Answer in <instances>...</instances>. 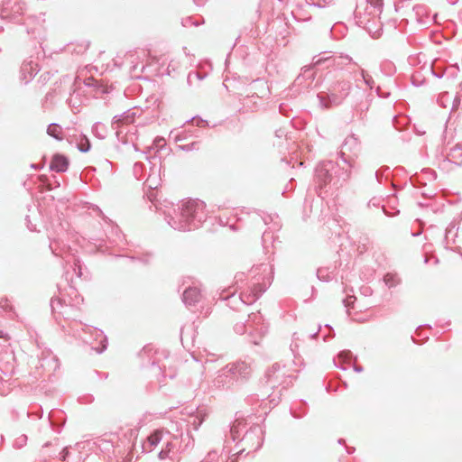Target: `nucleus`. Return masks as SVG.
Returning <instances> with one entry per match:
<instances>
[{"instance_id": "dca6fc26", "label": "nucleus", "mask_w": 462, "mask_h": 462, "mask_svg": "<svg viewBox=\"0 0 462 462\" xmlns=\"http://www.w3.org/2000/svg\"><path fill=\"white\" fill-rule=\"evenodd\" d=\"M201 299V292L197 287L189 286L182 293V301L187 307L195 306Z\"/></svg>"}, {"instance_id": "6ab92c4d", "label": "nucleus", "mask_w": 462, "mask_h": 462, "mask_svg": "<svg viewBox=\"0 0 462 462\" xmlns=\"http://www.w3.org/2000/svg\"><path fill=\"white\" fill-rule=\"evenodd\" d=\"M177 439V436L173 435V438H167L166 440L163 442V448L162 450L158 453V457L161 460H165L167 458L173 459V449L175 448V444L173 441Z\"/></svg>"}, {"instance_id": "412c9836", "label": "nucleus", "mask_w": 462, "mask_h": 462, "mask_svg": "<svg viewBox=\"0 0 462 462\" xmlns=\"http://www.w3.org/2000/svg\"><path fill=\"white\" fill-rule=\"evenodd\" d=\"M458 226L455 222L449 223L448 227L446 228L443 243L445 244V247L448 248L450 244L455 243V239L457 236Z\"/></svg>"}, {"instance_id": "6e6552de", "label": "nucleus", "mask_w": 462, "mask_h": 462, "mask_svg": "<svg viewBox=\"0 0 462 462\" xmlns=\"http://www.w3.org/2000/svg\"><path fill=\"white\" fill-rule=\"evenodd\" d=\"M265 384L270 389L280 388L279 394L282 390L287 389L292 382V376L286 374L285 366L275 363L269 368L264 374Z\"/></svg>"}, {"instance_id": "473e14b6", "label": "nucleus", "mask_w": 462, "mask_h": 462, "mask_svg": "<svg viewBox=\"0 0 462 462\" xmlns=\"http://www.w3.org/2000/svg\"><path fill=\"white\" fill-rule=\"evenodd\" d=\"M27 436L22 434L14 440L13 447L16 449H21L27 444Z\"/></svg>"}, {"instance_id": "e2e57ef3", "label": "nucleus", "mask_w": 462, "mask_h": 462, "mask_svg": "<svg viewBox=\"0 0 462 462\" xmlns=\"http://www.w3.org/2000/svg\"><path fill=\"white\" fill-rule=\"evenodd\" d=\"M346 453L351 455L355 452L356 448L354 447H346Z\"/></svg>"}, {"instance_id": "423d86ee", "label": "nucleus", "mask_w": 462, "mask_h": 462, "mask_svg": "<svg viewBox=\"0 0 462 462\" xmlns=\"http://www.w3.org/2000/svg\"><path fill=\"white\" fill-rule=\"evenodd\" d=\"M352 89V84L346 79H338L331 85L327 92H320L317 95L319 106L322 108L337 106L348 97Z\"/></svg>"}, {"instance_id": "0eeeda50", "label": "nucleus", "mask_w": 462, "mask_h": 462, "mask_svg": "<svg viewBox=\"0 0 462 462\" xmlns=\"http://www.w3.org/2000/svg\"><path fill=\"white\" fill-rule=\"evenodd\" d=\"M323 63H326L328 68L335 67L339 69L346 64L357 65L348 55L330 56L327 55V52H324L323 56H316L312 60L313 67H304L300 73L302 77L308 81L307 88H313L317 86V84H314L316 74L313 70V68L320 66Z\"/></svg>"}, {"instance_id": "338daca9", "label": "nucleus", "mask_w": 462, "mask_h": 462, "mask_svg": "<svg viewBox=\"0 0 462 462\" xmlns=\"http://www.w3.org/2000/svg\"><path fill=\"white\" fill-rule=\"evenodd\" d=\"M354 371L356 373H361L363 371V367L360 365H354Z\"/></svg>"}, {"instance_id": "7ed1b4c3", "label": "nucleus", "mask_w": 462, "mask_h": 462, "mask_svg": "<svg viewBox=\"0 0 462 462\" xmlns=\"http://www.w3.org/2000/svg\"><path fill=\"white\" fill-rule=\"evenodd\" d=\"M350 177V171L340 168L339 165L333 161H327L319 163L315 169L316 189L319 191V196L322 192L337 190Z\"/></svg>"}, {"instance_id": "1a4fd4ad", "label": "nucleus", "mask_w": 462, "mask_h": 462, "mask_svg": "<svg viewBox=\"0 0 462 462\" xmlns=\"http://www.w3.org/2000/svg\"><path fill=\"white\" fill-rule=\"evenodd\" d=\"M277 215H269L264 212L256 211L253 215V221L259 225L262 223L264 226H268V228L264 230L262 236V243L264 248H267V244L273 241V232L280 230L282 225L278 220Z\"/></svg>"}, {"instance_id": "f03ea898", "label": "nucleus", "mask_w": 462, "mask_h": 462, "mask_svg": "<svg viewBox=\"0 0 462 462\" xmlns=\"http://www.w3.org/2000/svg\"><path fill=\"white\" fill-rule=\"evenodd\" d=\"M246 423L243 419H236L229 426V431L226 434L225 452L226 462H236L237 457L245 452V456L257 451L263 442V430L262 426L255 424L245 430Z\"/></svg>"}, {"instance_id": "4be33fe9", "label": "nucleus", "mask_w": 462, "mask_h": 462, "mask_svg": "<svg viewBox=\"0 0 462 462\" xmlns=\"http://www.w3.org/2000/svg\"><path fill=\"white\" fill-rule=\"evenodd\" d=\"M92 134L98 139H105L107 135V127L101 122H96L92 126Z\"/></svg>"}, {"instance_id": "a878e982", "label": "nucleus", "mask_w": 462, "mask_h": 462, "mask_svg": "<svg viewBox=\"0 0 462 462\" xmlns=\"http://www.w3.org/2000/svg\"><path fill=\"white\" fill-rule=\"evenodd\" d=\"M50 249L52 254L56 256L63 257V251L65 250V245L60 246V243L58 239H52L50 242Z\"/></svg>"}, {"instance_id": "f3484780", "label": "nucleus", "mask_w": 462, "mask_h": 462, "mask_svg": "<svg viewBox=\"0 0 462 462\" xmlns=\"http://www.w3.org/2000/svg\"><path fill=\"white\" fill-rule=\"evenodd\" d=\"M88 332L94 337L95 340H99L98 346H93L92 348L97 353L102 354L107 348V337L101 329L97 328L88 327Z\"/></svg>"}, {"instance_id": "b1692460", "label": "nucleus", "mask_w": 462, "mask_h": 462, "mask_svg": "<svg viewBox=\"0 0 462 462\" xmlns=\"http://www.w3.org/2000/svg\"><path fill=\"white\" fill-rule=\"evenodd\" d=\"M61 132V127L58 124H51L47 129V134L58 141L63 139Z\"/></svg>"}, {"instance_id": "bb28decb", "label": "nucleus", "mask_w": 462, "mask_h": 462, "mask_svg": "<svg viewBox=\"0 0 462 462\" xmlns=\"http://www.w3.org/2000/svg\"><path fill=\"white\" fill-rule=\"evenodd\" d=\"M389 171L390 167L389 166H382L380 169H378L375 171V179L378 183H382L383 179L386 180L389 178Z\"/></svg>"}, {"instance_id": "39448f33", "label": "nucleus", "mask_w": 462, "mask_h": 462, "mask_svg": "<svg viewBox=\"0 0 462 462\" xmlns=\"http://www.w3.org/2000/svg\"><path fill=\"white\" fill-rule=\"evenodd\" d=\"M251 373L250 365L244 361L228 364L217 372L212 381L211 387L217 390L229 389L235 383L246 381Z\"/></svg>"}, {"instance_id": "ea45409f", "label": "nucleus", "mask_w": 462, "mask_h": 462, "mask_svg": "<svg viewBox=\"0 0 462 462\" xmlns=\"http://www.w3.org/2000/svg\"><path fill=\"white\" fill-rule=\"evenodd\" d=\"M144 165L142 162H135L133 167L134 175L137 180H141Z\"/></svg>"}, {"instance_id": "4468645a", "label": "nucleus", "mask_w": 462, "mask_h": 462, "mask_svg": "<svg viewBox=\"0 0 462 462\" xmlns=\"http://www.w3.org/2000/svg\"><path fill=\"white\" fill-rule=\"evenodd\" d=\"M135 118V112L132 109H128L120 115H116L113 117L112 127L116 131L117 137L119 136V128L123 125H128L134 123Z\"/></svg>"}, {"instance_id": "c756f323", "label": "nucleus", "mask_w": 462, "mask_h": 462, "mask_svg": "<svg viewBox=\"0 0 462 462\" xmlns=\"http://www.w3.org/2000/svg\"><path fill=\"white\" fill-rule=\"evenodd\" d=\"M95 445L102 451L109 452L113 448V444L110 440H106L105 439H98L95 441Z\"/></svg>"}, {"instance_id": "8fccbe9b", "label": "nucleus", "mask_w": 462, "mask_h": 462, "mask_svg": "<svg viewBox=\"0 0 462 462\" xmlns=\"http://www.w3.org/2000/svg\"><path fill=\"white\" fill-rule=\"evenodd\" d=\"M25 221H26V225H27L28 229H30L31 231H36V226H35V225L32 224L29 216H26Z\"/></svg>"}, {"instance_id": "680f3d73", "label": "nucleus", "mask_w": 462, "mask_h": 462, "mask_svg": "<svg viewBox=\"0 0 462 462\" xmlns=\"http://www.w3.org/2000/svg\"><path fill=\"white\" fill-rule=\"evenodd\" d=\"M95 241H96V242H94L93 244H94L97 247L101 248V247L103 246V244H102V243L104 242V240L97 239V240H95Z\"/></svg>"}, {"instance_id": "052dcab7", "label": "nucleus", "mask_w": 462, "mask_h": 462, "mask_svg": "<svg viewBox=\"0 0 462 462\" xmlns=\"http://www.w3.org/2000/svg\"><path fill=\"white\" fill-rule=\"evenodd\" d=\"M320 328H321V326H320V325H319L317 331H315V332H313V333H310V334L309 335V337H310V338H314V337H316L318 336L319 332L320 331Z\"/></svg>"}, {"instance_id": "13d9d810", "label": "nucleus", "mask_w": 462, "mask_h": 462, "mask_svg": "<svg viewBox=\"0 0 462 462\" xmlns=\"http://www.w3.org/2000/svg\"><path fill=\"white\" fill-rule=\"evenodd\" d=\"M326 328H328L330 331H331V334L330 335H325L324 336V340L326 341L328 337H334V330H333V328L330 326V325H326Z\"/></svg>"}, {"instance_id": "2eb2a0df", "label": "nucleus", "mask_w": 462, "mask_h": 462, "mask_svg": "<svg viewBox=\"0 0 462 462\" xmlns=\"http://www.w3.org/2000/svg\"><path fill=\"white\" fill-rule=\"evenodd\" d=\"M39 71L38 64L32 60L24 61L20 69V79L24 83H29Z\"/></svg>"}, {"instance_id": "9b49d317", "label": "nucleus", "mask_w": 462, "mask_h": 462, "mask_svg": "<svg viewBox=\"0 0 462 462\" xmlns=\"http://www.w3.org/2000/svg\"><path fill=\"white\" fill-rule=\"evenodd\" d=\"M246 322L250 328V341L254 345H258L259 339L267 333L268 325L264 322L263 318L259 311L248 314Z\"/></svg>"}, {"instance_id": "de8ad7c7", "label": "nucleus", "mask_w": 462, "mask_h": 462, "mask_svg": "<svg viewBox=\"0 0 462 462\" xmlns=\"http://www.w3.org/2000/svg\"><path fill=\"white\" fill-rule=\"evenodd\" d=\"M192 77H195L199 80H202V79H205L206 74H203V73H200V72H198V71H191V72H189V75H188V82L189 83L191 82Z\"/></svg>"}, {"instance_id": "6e6d98bb", "label": "nucleus", "mask_w": 462, "mask_h": 462, "mask_svg": "<svg viewBox=\"0 0 462 462\" xmlns=\"http://www.w3.org/2000/svg\"><path fill=\"white\" fill-rule=\"evenodd\" d=\"M380 205V200L376 198H374L372 199L369 202H368V206L371 207H378Z\"/></svg>"}, {"instance_id": "69168bd1", "label": "nucleus", "mask_w": 462, "mask_h": 462, "mask_svg": "<svg viewBox=\"0 0 462 462\" xmlns=\"http://www.w3.org/2000/svg\"><path fill=\"white\" fill-rule=\"evenodd\" d=\"M459 103H460L459 98H457H457H455V99H454V101H453L452 110H454V109H455V107H457V106L459 105Z\"/></svg>"}, {"instance_id": "f257e3e1", "label": "nucleus", "mask_w": 462, "mask_h": 462, "mask_svg": "<svg viewBox=\"0 0 462 462\" xmlns=\"http://www.w3.org/2000/svg\"><path fill=\"white\" fill-rule=\"evenodd\" d=\"M156 211L163 215L168 225L179 231L198 228L207 218L206 205L199 199H186L178 204L163 201L153 203Z\"/></svg>"}, {"instance_id": "72a5a7b5", "label": "nucleus", "mask_w": 462, "mask_h": 462, "mask_svg": "<svg viewBox=\"0 0 462 462\" xmlns=\"http://www.w3.org/2000/svg\"><path fill=\"white\" fill-rule=\"evenodd\" d=\"M91 148L89 140L84 135L81 137L80 143H78V149L81 152H88Z\"/></svg>"}, {"instance_id": "5701e85b", "label": "nucleus", "mask_w": 462, "mask_h": 462, "mask_svg": "<svg viewBox=\"0 0 462 462\" xmlns=\"http://www.w3.org/2000/svg\"><path fill=\"white\" fill-rule=\"evenodd\" d=\"M383 282H384L385 285L389 289H391V288H394L397 285H399L401 283V279L399 278V276L396 273H387L383 276Z\"/></svg>"}, {"instance_id": "a18cd8bd", "label": "nucleus", "mask_w": 462, "mask_h": 462, "mask_svg": "<svg viewBox=\"0 0 462 462\" xmlns=\"http://www.w3.org/2000/svg\"><path fill=\"white\" fill-rule=\"evenodd\" d=\"M151 258H152V255L150 254H146L142 256H132L130 259L132 261H139L143 264H148L150 263Z\"/></svg>"}, {"instance_id": "e433bc0d", "label": "nucleus", "mask_w": 462, "mask_h": 462, "mask_svg": "<svg viewBox=\"0 0 462 462\" xmlns=\"http://www.w3.org/2000/svg\"><path fill=\"white\" fill-rule=\"evenodd\" d=\"M367 5H370V6L366 7V10L368 8H373L374 12L381 13L383 8V3L382 0H367Z\"/></svg>"}, {"instance_id": "774afa93", "label": "nucleus", "mask_w": 462, "mask_h": 462, "mask_svg": "<svg viewBox=\"0 0 462 462\" xmlns=\"http://www.w3.org/2000/svg\"><path fill=\"white\" fill-rule=\"evenodd\" d=\"M165 144V142H164V139L163 138H160L157 140V146H163Z\"/></svg>"}, {"instance_id": "09e8293b", "label": "nucleus", "mask_w": 462, "mask_h": 462, "mask_svg": "<svg viewBox=\"0 0 462 462\" xmlns=\"http://www.w3.org/2000/svg\"><path fill=\"white\" fill-rule=\"evenodd\" d=\"M73 264H74V267H73L74 272L77 273V275L79 277H80L82 275V273H81V265H80L79 261L75 259Z\"/></svg>"}, {"instance_id": "4d7b16f0", "label": "nucleus", "mask_w": 462, "mask_h": 462, "mask_svg": "<svg viewBox=\"0 0 462 462\" xmlns=\"http://www.w3.org/2000/svg\"><path fill=\"white\" fill-rule=\"evenodd\" d=\"M351 355H352V354H351V352H350V351H342V352H340V354H339V357H340V358H344V359H345V358H348V357H350V356H351Z\"/></svg>"}, {"instance_id": "c9c22d12", "label": "nucleus", "mask_w": 462, "mask_h": 462, "mask_svg": "<svg viewBox=\"0 0 462 462\" xmlns=\"http://www.w3.org/2000/svg\"><path fill=\"white\" fill-rule=\"evenodd\" d=\"M360 76L362 77L365 84L370 88L373 89L374 87V80L372 76L368 75L364 69H361Z\"/></svg>"}, {"instance_id": "37998d69", "label": "nucleus", "mask_w": 462, "mask_h": 462, "mask_svg": "<svg viewBox=\"0 0 462 462\" xmlns=\"http://www.w3.org/2000/svg\"><path fill=\"white\" fill-rule=\"evenodd\" d=\"M317 277L322 282H328L330 280V274L325 269H318Z\"/></svg>"}, {"instance_id": "a211bd4d", "label": "nucleus", "mask_w": 462, "mask_h": 462, "mask_svg": "<svg viewBox=\"0 0 462 462\" xmlns=\"http://www.w3.org/2000/svg\"><path fill=\"white\" fill-rule=\"evenodd\" d=\"M69 161L67 156L56 153L52 156L50 170L55 172H65L69 168Z\"/></svg>"}, {"instance_id": "a19ab883", "label": "nucleus", "mask_w": 462, "mask_h": 462, "mask_svg": "<svg viewBox=\"0 0 462 462\" xmlns=\"http://www.w3.org/2000/svg\"><path fill=\"white\" fill-rule=\"evenodd\" d=\"M204 419L199 416H191L189 423L193 426V430H198Z\"/></svg>"}, {"instance_id": "0e129e2a", "label": "nucleus", "mask_w": 462, "mask_h": 462, "mask_svg": "<svg viewBox=\"0 0 462 462\" xmlns=\"http://www.w3.org/2000/svg\"><path fill=\"white\" fill-rule=\"evenodd\" d=\"M146 183L149 188H151V189L153 188L152 185H154V182L152 181L151 176H149L148 179L146 180Z\"/></svg>"}, {"instance_id": "20e7f679", "label": "nucleus", "mask_w": 462, "mask_h": 462, "mask_svg": "<svg viewBox=\"0 0 462 462\" xmlns=\"http://www.w3.org/2000/svg\"><path fill=\"white\" fill-rule=\"evenodd\" d=\"M255 275L249 292H243L238 297L231 294L226 300L230 309H236L232 301H237L241 305H251L255 302L273 282V267L269 264H260L254 270Z\"/></svg>"}, {"instance_id": "393cba45", "label": "nucleus", "mask_w": 462, "mask_h": 462, "mask_svg": "<svg viewBox=\"0 0 462 462\" xmlns=\"http://www.w3.org/2000/svg\"><path fill=\"white\" fill-rule=\"evenodd\" d=\"M139 434L138 428H130L125 432V437L128 439L129 442L132 443V448L134 449L136 448V440Z\"/></svg>"}, {"instance_id": "3c124183", "label": "nucleus", "mask_w": 462, "mask_h": 462, "mask_svg": "<svg viewBox=\"0 0 462 462\" xmlns=\"http://www.w3.org/2000/svg\"><path fill=\"white\" fill-rule=\"evenodd\" d=\"M186 138H187L186 133H185V131H183V132H181V133H179V134L175 136V141H176V142H180V141H184Z\"/></svg>"}, {"instance_id": "4c0bfd02", "label": "nucleus", "mask_w": 462, "mask_h": 462, "mask_svg": "<svg viewBox=\"0 0 462 462\" xmlns=\"http://www.w3.org/2000/svg\"><path fill=\"white\" fill-rule=\"evenodd\" d=\"M410 181H411V184L415 187V188H418V187H420V186H424L426 185V182L424 181V180L422 179L421 176L418 175V174H414L412 175L411 178H410Z\"/></svg>"}, {"instance_id": "f8f14e48", "label": "nucleus", "mask_w": 462, "mask_h": 462, "mask_svg": "<svg viewBox=\"0 0 462 462\" xmlns=\"http://www.w3.org/2000/svg\"><path fill=\"white\" fill-rule=\"evenodd\" d=\"M167 438H173V434L167 429L160 428L152 430L146 439L141 442V452H152L161 442H164Z\"/></svg>"}, {"instance_id": "49530a36", "label": "nucleus", "mask_w": 462, "mask_h": 462, "mask_svg": "<svg viewBox=\"0 0 462 462\" xmlns=\"http://www.w3.org/2000/svg\"><path fill=\"white\" fill-rule=\"evenodd\" d=\"M0 309L4 310L6 312H9L13 310V306L9 303L7 299H1Z\"/></svg>"}, {"instance_id": "5fc2aeb1", "label": "nucleus", "mask_w": 462, "mask_h": 462, "mask_svg": "<svg viewBox=\"0 0 462 462\" xmlns=\"http://www.w3.org/2000/svg\"><path fill=\"white\" fill-rule=\"evenodd\" d=\"M429 71H430V72L434 77H436V78H438V79H441V78L443 77V75H444L443 73L436 72V71L433 69L432 66H430V67L429 68Z\"/></svg>"}, {"instance_id": "cd10ccee", "label": "nucleus", "mask_w": 462, "mask_h": 462, "mask_svg": "<svg viewBox=\"0 0 462 462\" xmlns=\"http://www.w3.org/2000/svg\"><path fill=\"white\" fill-rule=\"evenodd\" d=\"M70 449V447H66L64 448L60 452V459L61 461H67V462H73L71 459H70V457H71V453L69 451ZM76 462H82V457L80 456V454L79 453L78 456H77V461Z\"/></svg>"}, {"instance_id": "9d476101", "label": "nucleus", "mask_w": 462, "mask_h": 462, "mask_svg": "<svg viewBox=\"0 0 462 462\" xmlns=\"http://www.w3.org/2000/svg\"><path fill=\"white\" fill-rule=\"evenodd\" d=\"M23 10L24 3L20 0H3L0 6V17L20 23Z\"/></svg>"}, {"instance_id": "c03bdc74", "label": "nucleus", "mask_w": 462, "mask_h": 462, "mask_svg": "<svg viewBox=\"0 0 462 462\" xmlns=\"http://www.w3.org/2000/svg\"><path fill=\"white\" fill-rule=\"evenodd\" d=\"M179 148L180 150L184 151V152H191V151L199 149V143L198 142H192V143H188V144L179 145Z\"/></svg>"}, {"instance_id": "2f4dec72", "label": "nucleus", "mask_w": 462, "mask_h": 462, "mask_svg": "<svg viewBox=\"0 0 462 462\" xmlns=\"http://www.w3.org/2000/svg\"><path fill=\"white\" fill-rule=\"evenodd\" d=\"M422 179L424 180V181H432L434 180H436L437 178V173L434 170L432 169H430V168H425L421 171V175Z\"/></svg>"}, {"instance_id": "aec40b11", "label": "nucleus", "mask_w": 462, "mask_h": 462, "mask_svg": "<svg viewBox=\"0 0 462 462\" xmlns=\"http://www.w3.org/2000/svg\"><path fill=\"white\" fill-rule=\"evenodd\" d=\"M51 308L54 315H59L65 318V315L67 314V310L69 307L64 304L61 299L58 297H52L51 300ZM55 318L58 319L57 316H55Z\"/></svg>"}, {"instance_id": "79ce46f5", "label": "nucleus", "mask_w": 462, "mask_h": 462, "mask_svg": "<svg viewBox=\"0 0 462 462\" xmlns=\"http://www.w3.org/2000/svg\"><path fill=\"white\" fill-rule=\"evenodd\" d=\"M192 121L196 126L198 127H206L208 126V124L206 120L202 119L199 116H193L192 118L189 119L187 122Z\"/></svg>"}, {"instance_id": "603ef678", "label": "nucleus", "mask_w": 462, "mask_h": 462, "mask_svg": "<svg viewBox=\"0 0 462 462\" xmlns=\"http://www.w3.org/2000/svg\"><path fill=\"white\" fill-rule=\"evenodd\" d=\"M245 279V273H238L235 276L236 283L237 284L239 282H243Z\"/></svg>"}, {"instance_id": "bf43d9fd", "label": "nucleus", "mask_w": 462, "mask_h": 462, "mask_svg": "<svg viewBox=\"0 0 462 462\" xmlns=\"http://www.w3.org/2000/svg\"><path fill=\"white\" fill-rule=\"evenodd\" d=\"M275 135L278 138H282V137L285 136L286 134H285V132L282 129H278V130L275 131Z\"/></svg>"}, {"instance_id": "ddd939ff", "label": "nucleus", "mask_w": 462, "mask_h": 462, "mask_svg": "<svg viewBox=\"0 0 462 462\" xmlns=\"http://www.w3.org/2000/svg\"><path fill=\"white\" fill-rule=\"evenodd\" d=\"M360 151V142L356 134L348 135L341 147L340 156L342 161L352 167L353 156H356Z\"/></svg>"}, {"instance_id": "58836bf2", "label": "nucleus", "mask_w": 462, "mask_h": 462, "mask_svg": "<svg viewBox=\"0 0 462 462\" xmlns=\"http://www.w3.org/2000/svg\"><path fill=\"white\" fill-rule=\"evenodd\" d=\"M247 330H250L247 322H245V323H243V322L236 323L234 326V331L236 334H238V335H244Z\"/></svg>"}, {"instance_id": "c85d7f7f", "label": "nucleus", "mask_w": 462, "mask_h": 462, "mask_svg": "<svg viewBox=\"0 0 462 462\" xmlns=\"http://www.w3.org/2000/svg\"><path fill=\"white\" fill-rule=\"evenodd\" d=\"M449 156H451L454 160L457 161V164H462V145L457 144L453 148H451Z\"/></svg>"}, {"instance_id": "864d4df0", "label": "nucleus", "mask_w": 462, "mask_h": 462, "mask_svg": "<svg viewBox=\"0 0 462 462\" xmlns=\"http://www.w3.org/2000/svg\"><path fill=\"white\" fill-rule=\"evenodd\" d=\"M376 93L379 97H383V98H386L390 96L389 92H381L380 87H377Z\"/></svg>"}, {"instance_id": "7c9ffc66", "label": "nucleus", "mask_w": 462, "mask_h": 462, "mask_svg": "<svg viewBox=\"0 0 462 462\" xmlns=\"http://www.w3.org/2000/svg\"><path fill=\"white\" fill-rule=\"evenodd\" d=\"M308 81L305 79L301 74H300L293 82V87L298 89V91L307 90Z\"/></svg>"}, {"instance_id": "f704fd0d", "label": "nucleus", "mask_w": 462, "mask_h": 462, "mask_svg": "<svg viewBox=\"0 0 462 462\" xmlns=\"http://www.w3.org/2000/svg\"><path fill=\"white\" fill-rule=\"evenodd\" d=\"M411 84L414 87H421L425 84V79L421 77L420 72L416 71L411 76Z\"/></svg>"}]
</instances>
